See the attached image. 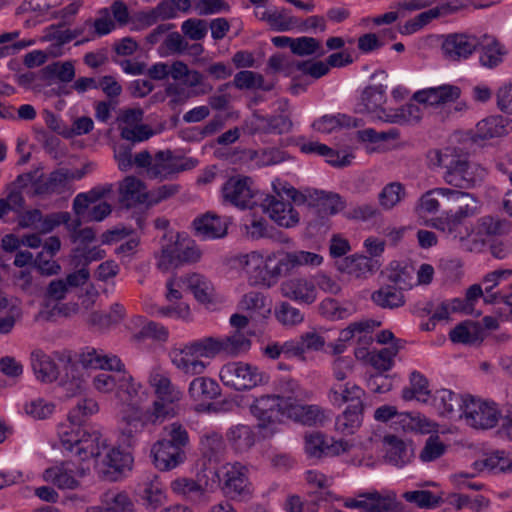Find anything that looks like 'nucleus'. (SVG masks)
Listing matches in <instances>:
<instances>
[{
	"label": "nucleus",
	"mask_w": 512,
	"mask_h": 512,
	"mask_svg": "<svg viewBox=\"0 0 512 512\" xmlns=\"http://www.w3.org/2000/svg\"><path fill=\"white\" fill-rule=\"evenodd\" d=\"M501 416V411L494 401L471 395L463 396L460 417L468 426L475 429H491L498 424Z\"/></svg>",
	"instance_id": "9b49d317"
},
{
	"label": "nucleus",
	"mask_w": 512,
	"mask_h": 512,
	"mask_svg": "<svg viewBox=\"0 0 512 512\" xmlns=\"http://www.w3.org/2000/svg\"><path fill=\"white\" fill-rule=\"evenodd\" d=\"M31 367L36 379L45 384L58 380L63 370L50 355L40 350L31 353Z\"/></svg>",
	"instance_id": "72a5a7b5"
},
{
	"label": "nucleus",
	"mask_w": 512,
	"mask_h": 512,
	"mask_svg": "<svg viewBox=\"0 0 512 512\" xmlns=\"http://www.w3.org/2000/svg\"><path fill=\"white\" fill-rule=\"evenodd\" d=\"M479 46L476 36L467 33H451L442 41L443 54L450 60L469 58Z\"/></svg>",
	"instance_id": "393cba45"
},
{
	"label": "nucleus",
	"mask_w": 512,
	"mask_h": 512,
	"mask_svg": "<svg viewBox=\"0 0 512 512\" xmlns=\"http://www.w3.org/2000/svg\"><path fill=\"white\" fill-rule=\"evenodd\" d=\"M364 390L350 381H334L327 391V400L335 408H340L346 403H363Z\"/></svg>",
	"instance_id": "7c9ffc66"
},
{
	"label": "nucleus",
	"mask_w": 512,
	"mask_h": 512,
	"mask_svg": "<svg viewBox=\"0 0 512 512\" xmlns=\"http://www.w3.org/2000/svg\"><path fill=\"white\" fill-rule=\"evenodd\" d=\"M208 486V482H203L200 477H198L197 480L179 477L174 479L170 484L173 493L188 499L201 498L208 490Z\"/></svg>",
	"instance_id": "603ef678"
},
{
	"label": "nucleus",
	"mask_w": 512,
	"mask_h": 512,
	"mask_svg": "<svg viewBox=\"0 0 512 512\" xmlns=\"http://www.w3.org/2000/svg\"><path fill=\"white\" fill-rule=\"evenodd\" d=\"M216 476L224 496L235 501H250L255 494V487L250 479L249 468L236 461L223 464Z\"/></svg>",
	"instance_id": "423d86ee"
},
{
	"label": "nucleus",
	"mask_w": 512,
	"mask_h": 512,
	"mask_svg": "<svg viewBox=\"0 0 512 512\" xmlns=\"http://www.w3.org/2000/svg\"><path fill=\"white\" fill-rule=\"evenodd\" d=\"M379 266L377 261L363 255L348 256L337 263L340 272L357 279L367 278L375 273Z\"/></svg>",
	"instance_id": "c9c22d12"
},
{
	"label": "nucleus",
	"mask_w": 512,
	"mask_h": 512,
	"mask_svg": "<svg viewBox=\"0 0 512 512\" xmlns=\"http://www.w3.org/2000/svg\"><path fill=\"white\" fill-rule=\"evenodd\" d=\"M82 369H100L110 372H122L120 387L117 389L116 398L119 401V410H145L149 400L148 389L126 371L121 359L113 354L90 349L80 356Z\"/></svg>",
	"instance_id": "f03ea898"
},
{
	"label": "nucleus",
	"mask_w": 512,
	"mask_h": 512,
	"mask_svg": "<svg viewBox=\"0 0 512 512\" xmlns=\"http://www.w3.org/2000/svg\"><path fill=\"white\" fill-rule=\"evenodd\" d=\"M239 308L252 315L267 318L271 313V300L264 294L251 291L243 295L239 301Z\"/></svg>",
	"instance_id": "864d4df0"
},
{
	"label": "nucleus",
	"mask_w": 512,
	"mask_h": 512,
	"mask_svg": "<svg viewBox=\"0 0 512 512\" xmlns=\"http://www.w3.org/2000/svg\"><path fill=\"white\" fill-rule=\"evenodd\" d=\"M406 197V189L399 182L386 184L378 194V204L383 211H391Z\"/></svg>",
	"instance_id": "e2e57ef3"
},
{
	"label": "nucleus",
	"mask_w": 512,
	"mask_h": 512,
	"mask_svg": "<svg viewBox=\"0 0 512 512\" xmlns=\"http://www.w3.org/2000/svg\"><path fill=\"white\" fill-rule=\"evenodd\" d=\"M64 375L59 380V386L66 398H72L82 394L86 390L84 373L75 364L63 365Z\"/></svg>",
	"instance_id": "58836bf2"
},
{
	"label": "nucleus",
	"mask_w": 512,
	"mask_h": 512,
	"mask_svg": "<svg viewBox=\"0 0 512 512\" xmlns=\"http://www.w3.org/2000/svg\"><path fill=\"white\" fill-rule=\"evenodd\" d=\"M98 410V403L94 399H83L68 413L67 420L58 426L62 448L83 462L100 455L101 449L106 447V438L99 431L82 424L83 417L91 416Z\"/></svg>",
	"instance_id": "f257e3e1"
},
{
	"label": "nucleus",
	"mask_w": 512,
	"mask_h": 512,
	"mask_svg": "<svg viewBox=\"0 0 512 512\" xmlns=\"http://www.w3.org/2000/svg\"><path fill=\"white\" fill-rule=\"evenodd\" d=\"M183 281L185 288L193 294L198 302L208 304L214 300V286L204 275L192 273L183 277Z\"/></svg>",
	"instance_id": "c03bdc74"
},
{
	"label": "nucleus",
	"mask_w": 512,
	"mask_h": 512,
	"mask_svg": "<svg viewBox=\"0 0 512 512\" xmlns=\"http://www.w3.org/2000/svg\"><path fill=\"white\" fill-rule=\"evenodd\" d=\"M221 382L237 391H248L269 383V375L259 367L243 362L233 361L224 364L220 371Z\"/></svg>",
	"instance_id": "6e6552de"
},
{
	"label": "nucleus",
	"mask_w": 512,
	"mask_h": 512,
	"mask_svg": "<svg viewBox=\"0 0 512 512\" xmlns=\"http://www.w3.org/2000/svg\"><path fill=\"white\" fill-rule=\"evenodd\" d=\"M279 251H252L239 256L238 263L250 285L271 286L282 275Z\"/></svg>",
	"instance_id": "20e7f679"
},
{
	"label": "nucleus",
	"mask_w": 512,
	"mask_h": 512,
	"mask_svg": "<svg viewBox=\"0 0 512 512\" xmlns=\"http://www.w3.org/2000/svg\"><path fill=\"white\" fill-rule=\"evenodd\" d=\"M250 123L253 132L283 134L289 132L292 128L291 120L282 115L270 118L254 115Z\"/></svg>",
	"instance_id": "3c124183"
},
{
	"label": "nucleus",
	"mask_w": 512,
	"mask_h": 512,
	"mask_svg": "<svg viewBox=\"0 0 512 512\" xmlns=\"http://www.w3.org/2000/svg\"><path fill=\"white\" fill-rule=\"evenodd\" d=\"M139 496L147 508L156 510L167 501L165 487L159 476L149 474L138 485Z\"/></svg>",
	"instance_id": "473e14b6"
},
{
	"label": "nucleus",
	"mask_w": 512,
	"mask_h": 512,
	"mask_svg": "<svg viewBox=\"0 0 512 512\" xmlns=\"http://www.w3.org/2000/svg\"><path fill=\"white\" fill-rule=\"evenodd\" d=\"M402 497L408 503L414 504L421 509H431L443 502L444 493L441 490L417 489L404 492Z\"/></svg>",
	"instance_id": "bf43d9fd"
},
{
	"label": "nucleus",
	"mask_w": 512,
	"mask_h": 512,
	"mask_svg": "<svg viewBox=\"0 0 512 512\" xmlns=\"http://www.w3.org/2000/svg\"><path fill=\"white\" fill-rule=\"evenodd\" d=\"M120 200L126 206L149 205L150 192L144 183L134 176L126 177L119 185Z\"/></svg>",
	"instance_id": "e433bc0d"
},
{
	"label": "nucleus",
	"mask_w": 512,
	"mask_h": 512,
	"mask_svg": "<svg viewBox=\"0 0 512 512\" xmlns=\"http://www.w3.org/2000/svg\"><path fill=\"white\" fill-rule=\"evenodd\" d=\"M85 469L72 461H64L45 469L42 479L60 490H74L80 486Z\"/></svg>",
	"instance_id": "6ab92c4d"
},
{
	"label": "nucleus",
	"mask_w": 512,
	"mask_h": 512,
	"mask_svg": "<svg viewBox=\"0 0 512 512\" xmlns=\"http://www.w3.org/2000/svg\"><path fill=\"white\" fill-rule=\"evenodd\" d=\"M506 134V119L500 115H495L484 118L476 124L472 139L477 142L479 140L500 138Z\"/></svg>",
	"instance_id": "37998d69"
},
{
	"label": "nucleus",
	"mask_w": 512,
	"mask_h": 512,
	"mask_svg": "<svg viewBox=\"0 0 512 512\" xmlns=\"http://www.w3.org/2000/svg\"><path fill=\"white\" fill-rule=\"evenodd\" d=\"M385 461L396 467H403L413 458L412 448L396 436H386L382 441Z\"/></svg>",
	"instance_id": "f704fd0d"
},
{
	"label": "nucleus",
	"mask_w": 512,
	"mask_h": 512,
	"mask_svg": "<svg viewBox=\"0 0 512 512\" xmlns=\"http://www.w3.org/2000/svg\"><path fill=\"white\" fill-rule=\"evenodd\" d=\"M279 255V265L281 266L282 274L290 272L291 270L301 266L317 267L323 262V257L321 255L303 250L293 252H284L279 250Z\"/></svg>",
	"instance_id": "ea45409f"
},
{
	"label": "nucleus",
	"mask_w": 512,
	"mask_h": 512,
	"mask_svg": "<svg viewBox=\"0 0 512 512\" xmlns=\"http://www.w3.org/2000/svg\"><path fill=\"white\" fill-rule=\"evenodd\" d=\"M144 309L148 314L156 317L172 318L182 321H189L191 319V309L187 303H178L175 306H159L152 303H145Z\"/></svg>",
	"instance_id": "052dcab7"
},
{
	"label": "nucleus",
	"mask_w": 512,
	"mask_h": 512,
	"mask_svg": "<svg viewBox=\"0 0 512 512\" xmlns=\"http://www.w3.org/2000/svg\"><path fill=\"white\" fill-rule=\"evenodd\" d=\"M261 19L266 21L273 30L281 32L294 31L299 25L298 18L285 9H268L262 13Z\"/></svg>",
	"instance_id": "13d9d810"
},
{
	"label": "nucleus",
	"mask_w": 512,
	"mask_h": 512,
	"mask_svg": "<svg viewBox=\"0 0 512 512\" xmlns=\"http://www.w3.org/2000/svg\"><path fill=\"white\" fill-rule=\"evenodd\" d=\"M105 191L101 189H92L88 193L78 194L73 201V209L79 216L83 215L85 210L92 205L88 213L90 221H102L111 213V205L106 201L98 200L104 195Z\"/></svg>",
	"instance_id": "5701e85b"
},
{
	"label": "nucleus",
	"mask_w": 512,
	"mask_h": 512,
	"mask_svg": "<svg viewBox=\"0 0 512 512\" xmlns=\"http://www.w3.org/2000/svg\"><path fill=\"white\" fill-rule=\"evenodd\" d=\"M201 258V251L194 241L177 235L167 244L162 245L157 256V266L162 271H169L184 264L195 263Z\"/></svg>",
	"instance_id": "f8f14e48"
},
{
	"label": "nucleus",
	"mask_w": 512,
	"mask_h": 512,
	"mask_svg": "<svg viewBox=\"0 0 512 512\" xmlns=\"http://www.w3.org/2000/svg\"><path fill=\"white\" fill-rule=\"evenodd\" d=\"M372 301L381 308H397L405 303L402 291L394 286H383L371 295Z\"/></svg>",
	"instance_id": "0e129e2a"
},
{
	"label": "nucleus",
	"mask_w": 512,
	"mask_h": 512,
	"mask_svg": "<svg viewBox=\"0 0 512 512\" xmlns=\"http://www.w3.org/2000/svg\"><path fill=\"white\" fill-rule=\"evenodd\" d=\"M290 397L266 394L254 399L250 413L257 420V427L263 437L273 436L286 418Z\"/></svg>",
	"instance_id": "39448f33"
},
{
	"label": "nucleus",
	"mask_w": 512,
	"mask_h": 512,
	"mask_svg": "<svg viewBox=\"0 0 512 512\" xmlns=\"http://www.w3.org/2000/svg\"><path fill=\"white\" fill-rule=\"evenodd\" d=\"M330 411L319 405H301L289 400L286 418L307 426L323 425L330 419Z\"/></svg>",
	"instance_id": "c85d7f7f"
},
{
	"label": "nucleus",
	"mask_w": 512,
	"mask_h": 512,
	"mask_svg": "<svg viewBox=\"0 0 512 512\" xmlns=\"http://www.w3.org/2000/svg\"><path fill=\"white\" fill-rule=\"evenodd\" d=\"M284 297L297 303L312 304L317 299V288L313 278L294 277L282 282L280 286Z\"/></svg>",
	"instance_id": "bb28decb"
},
{
	"label": "nucleus",
	"mask_w": 512,
	"mask_h": 512,
	"mask_svg": "<svg viewBox=\"0 0 512 512\" xmlns=\"http://www.w3.org/2000/svg\"><path fill=\"white\" fill-rule=\"evenodd\" d=\"M474 466L479 471L491 473L512 472V454L497 450L487 455L483 460L476 461Z\"/></svg>",
	"instance_id": "5fc2aeb1"
},
{
	"label": "nucleus",
	"mask_w": 512,
	"mask_h": 512,
	"mask_svg": "<svg viewBox=\"0 0 512 512\" xmlns=\"http://www.w3.org/2000/svg\"><path fill=\"white\" fill-rule=\"evenodd\" d=\"M255 194L253 181L247 176H232L221 188L222 202L240 209L250 208L254 203Z\"/></svg>",
	"instance_id": "f3484780"
},
{
	"label": "nucleus",
	"mask_w": 512,
	"mask_h": 512,
	"mask_svg": "<svg viewBox=\"0 0 512 512\" xmlns=\"http://www.w3.org/2000/svg\"><path fill=\"white\" fill-rule=\"evenodd\" d=\"M461 95V89L451 84H442L435 87H428L416 91L412 99L432 110L444 108L456 102Z\"/></svg>",
	"instance_id": "412c9836"
},
{
	"label": "nucleus",
	"mask_w": 512,
	"mask_h": 512,
	"mask_svg": "<svg viewBox=\"0 0 512 512\" xmlns=\"http://www.w3.org/2000/svg\"><path fill=\"white\" fill-rule=\"evenodd\" d=\"M188 394L196 402L212 400L219 394V385L213 379L196 377L189 384Z\"/></svg>",
	"instance_id": "4d7b16f0"
},
{
	"label": "nucleus",
	"mask_w": 512,
	"mask_h": 512,
	"mask_svg": "<svg viewBox=\"0 0 512 512\" xmlns=\"http://www.w3.org/2000/svg\"><path fill=\"white\" fill-rule=\"evenodd\" d=\"M143 110L141 108L123 109L118 118L121 137L130 142H142L153 136V130L142 123Z\"/></svg>",
	"instance_id": "aec40b11"
},
{
	"label": "nucleus",
	"mask_w": 512,
	"mask_h": 512,
	"mask_svg": "<svg viewBox=\"0 0 512 512\" xmlns=\"http://www.w3.org/2000/svg\"><path fill=\"white\" fill-rule=\"evenodd\" d=\"M430 395L431 391L427 378L418 371L411 372L409 376V386L403 388L402 398L405 401L416 400L428 404Z\"/></svg>",
	"instance_id": "49530a36"
},
{
	"label": "nucleus",
	"mask_w": 512,
	"mask_h": 512,
	"mask_svg": "<svg viewBox=\"0 0 512 512\" xmlns=\"http://www.w3.org/2000/svg\"><path fill=\"white\" fill-rule=\"evenodd\" d=\"M429 225L447 233L451 239L457 240L461 247L467 251H477L485 242L480 232H476L473 226L466 221L437 218Z\"/></svg>",
	"instance_id": "dca6fc26"
},
{
	"label": "nucleus",
	"mask_w": 512,
	"mask_h": 512,
	"mask_svg": "<svg viewBox=\"0 0 512 512\" xmlns=\"http://www.w3.org/2000/svg\"><path fill=\"white\" fill-rule=\"evenodd\" d=\"M230 224L228 217L208 212L193 221L196 234L203 239H219L227 234Z\"/></svg>",
	"instance_id": "2f4dec72"
},
{
	"label": "nucleus",
	"mask_w": 512,
	"mask_h": 512,
	"mask_svg": "<svg viewBox=\"0 0 512 512\" xmlns=\"http://www.w3.org/2000/svg\"><path fill=\"white\" fill-rule=\"evenodd\" d=\"M386 90L387 87L382 84L367 87L362 93L358 111L367 113L374 121L384 122L380 118L381 115L390 114V110L388 111L382 107L386 101Z\"/></svg>",
	"instance_id": "c756f323"
},
{
	"label": "nucleus",
	"mask_w": 512,
	"mask_h": 512,
	"mask_svg": "<svg viewBox=\"0 0 512 512\" xmlns=\"http://www.w3.org/2000/svg\"><path fill=\"white\" fill-rule=\"evenodd\" d=\"M169 357L175 369L189 377L203 374L209 366V360L214 359L208 337L172 348Z\"/></svg>",
	"instance_id": "7ed1b4c3"
},
{
	"label": "nucleus",
	"mask_w": 512,
	"mask_h": 512,
	"mask_svg": "<svg viewBox=\"0 0 512 512\" xmlns=\"http://www.w3.org/2000/svg\"><path fill=\"white\" fill-rule=\"evenodd\" d=\"M95 240V233L91 228H84L74 236V242L77 244L72 251V260L76 266L85 267L93 261H98L106 256V252L100 246L90 247Z\"/></svg>",
	"instance_id": "b1692460"
},
{
	"label": "nucleus",
	"mask_w": 512,
	"mask_h": 512,
	"mask_svg": "<svg viewBox=\"0 0 512 512\" xmlns=\"http://www.w3.org/2000/svg\"><path fill=\"white\" fill-rule=\"evenodd\" d=\"M91 459L96 460L95 468L99 475L109 481L119 480L133 466V456L130 452L124 451L119 447H106L101 449L100 455Z\"/></svg>",
	"instance_id": "2eb2a0df"
},
{
	"label": "nucleus",
	"mask_w": 512,
	"mask_h": 512,
	"mask_svg": "<svg viewBox=\"0 0 512 512\" xmlns=\"http://www.w3.org/2000/svg\"><path fill=\"white\" fill-rule=\"evenodd\" d=\"M461 156L456 148L445 147L431 150L428 153V161L432 168H442L449 171L454 168Z\"/></svg>",
	"instance_id": "774afa93"
},
{
	"label": "nucleus",
	"mask_w": 512,
	"mask_h": 512,
	"mask_svg": "<svg viewBox=\"0 0 512 512\" xmlns=\"http://www.w3.org/2000/svg\"><path fill=\"white\" fill-rule=\"evenodd\" d=\"M358 138L367 143L366 151L382 152L388 149L387 142L397 137V133L394 131L389 132H377L372 128L360 130L357 132Z\"/></svg>",
	"instance_id": "680f3d73"
},
{
	"label": "nucleus",
	"mask_w": 512,
	"mask_h": 512,
	"mask_svg": "<svg viewBox=\"0 0 512 512\" xmlns=\"http://www.w3.org/2000/svg\"><path fill=\"white\" fill-rule=\"evenodd\" d=\"M449 337L453 343L472 345L482 342L486 334L479 323L464 321L450 331Z\"/></svg>",
	"instance_id": "de8ad7c7"
},
{
	"label": "nucleus",
	"mask_w": 512,
	"mask_h": 512,
	"mask_svg": "<svg viewBox=\"0 0 512 512\" xmlns=\"http://www.w3.org/2000/svg\"><path fill=\"white\" fill-rule=\"evenodd\" d=\"M280 191L288 193L296 205L306 204L318 208L321 212L329 215L336 214L343 210L344 201L340 195L324 190L305 188L298 190L292 185L278 183Z\"/></svg>",
	"instance_id": "4468645a"
},
{
	"label": "nucleus",
	"mask_w": 512,
	"mask_h": 512,
	"mask_svg": "<svg viewBox=\"0 0 512 512\" xmlns=\"http://www.w3.org/2000/svg\"><path fill=\"white\" fill-rule=\"evenodd\" d=\"M208 339L214 358L221 353L237 357L247 353L251 348V340L240 331L222 337H208Z\"/></svg>",
	"instance_id": "cd10ccee"
},
{
	"label": "nucleus",
	"mask_w": 512,
	"mask_h": 512,
	"mask_svg": "<svg viewBox=\"0 0 512 512\" xmlns=\"http://www.w3.org/2000/svg\"><path fill=\"white\" fill-rule=\"evenodd\" d=\"M505 54V47L501 43L493 38H488L482 47L479 62L481 66L492 69L502 63Z\"/></svg>",
	"instance_id": "338daca9"
},
{
	"label": "nucleus",
	"mask_w": 512,
	"mask_h": 512,
	"mask_svg": "<svg viewBox=\"0 0 512 512\" xmlns=\"http://www.w3.org/2000/svg\"><path fill=\"white\" fill-rule=\"evenodd\" d=\"M226 439L237 452H246L254 446L256 435L251 426L236 424L227 430Z\"/></svg>",
	"instance_id": "09e8293b"
},
{
	"label": "nucleus",
	"mask_w": 512,
	"mask_h": 512,
	"mask_svg": "<svg viewBox=\"0 0 512 512\" xmlns=\"http://www.w3.org/2000/svg\"><path fill=\"white\" fill-rule=\"evenodd\" d=\"M37 173L38 171L19 175L16 179V187L25 188L31 184V194L36 196L70 193L71 181L82 177L81 173H74L64 168L55 170L48 176H37Z\"/></svg>",
	"instance_id": "0eeeda50"
},
{
	"label": "nucleus",
	"mask_w": 512,
	"mask_h": 512,
	"mask_svg": "<svg viewBox=\"0 0 512 512\" xmlns=\"http://www.w3.org/2000/svg\"><path fill=\"white\" fill-rule=\"evenodd\" d=\"M485 176L486 170L481 165L469 161L464 155L459 158L452 170L445 171L443 174L447 184L461 189L476 186L483 181Z\"/></svg>",
	"instance_id": "a211bd4d"
},
{
	"label": "nucleus",
	"mask_w": 512,
	"mask_h": 512,
	"mask_svg": "<svg viewBox=\"0 0 512 512\" xmlns=\"http://www.w3.org/2000/svg\"><path fill=\"white\" fill-rule=\"evenodd\" d=\"M401 341L397 340L391 346L366 352V362L380 373L390 371L395 364V357L401 349Z\"/></svg>",
	"instance_id": "a18cd8bd"
},
{
	"label": "nucleus",
	"mask_w": 512,
	"mask_h": 512,
	"mask_svg": "<svg viewBox=\"0 0 512 512\" xmlns=\"http://www.w3.org/2000/svg\"><path fill=\"white\" fill-rule=\"evenodd\" d=\"M364 403L349 404L345 410L336 417L335 430L344 435L354 434L362 425Z\"/></svg>",
	"instance_id": "a19ab883"
},
{
	"label": "nucleus",
	"mask_w": 512,
	"mask_h": 512,
	"mask_svg": "<svg viewBox=\"0 0 512 512\" xmlns=\"http://www.w3.org/2000/svg\"><path fill=\"white\" fill-rule=\"evenodd\" d=\"M278 183L291 185L286 180L275 178L272 181V189L274 194L269 195L263 202V210L267 216L279 227L293 228L300 222V214L294 208L293 200L288 193L280 191Z\"/></svg>",
	"instance_id": "9d476101"
},
{
	"label": "nucleus",
	"mask_w": 512,
	"mask_h": 512,
	"mask_svg": "<svg viewBox=\"0 0 512 512\" xmlns=\"http://www.w3.org/2000/svg\"><path fill=\"white\" fill-rule=\"evenodd\" d=\"M22 308L16 301H11L0 294V334L7 335L12 332L16 323L22 318Z\"/></svg>",
	"instance_id": "8fccbe9b"
},
{
	"label": "nucleus",
	"mask_w": 512,
	"mask_h": 512,
	"mask_svg": "<svg viewBox=\"0 0 512 512\" xmlns=\"http://www.w3.org/2000/svg\"><path fill=\"white\" fill-rule=\"evenodd\" d=\"M395 504L396 494L392 491H372L343 501L346 508L360 509L364 512H387L393 509Z\"/></svg>",
	"instance_id": "4be33fe9"
},
{
	"label": "nucleus",
	"mask_w": 512,
	"mask_h": 512,
	"mask_svg": "<svg viewBox=\"0 0 512 512\" xmlns=\"http://www.w3.org/2000/svg\"><path fill=\"white\" fill-rule=\"evenodd\" d=\"M463 396H459L448 389H440L430 395L433 408L443 416H449L455 412V406L461 409Z\"/></svg>",
	"instance_id": "6e6d98bb"
},
{
	"label": "nucleus",
	"mask_w": 512,
	"mask_h": 512,
	"mask_svg": "<svg viewBox=\"0 0 512 512\" xmlns=\"http://www.w3.org/2000/svg\"><path fill=\"white\" fill-rule=\"evenodd\" d=\"M154 466L160 471H170L185 461L183 449L168 443L167 439H160L151 448Z\"/></svg>",
	"instance_id": "a878e982"
},
{
	"label": "nucleus",
	"mask_w": 512,
	"mask_h": 512,
	"mask_svg": "<svg viewBox=\"0 0 512 512\" xmlns=\"http://www.w3.org/2000/svg\"><path fill=\"white\" fill-rule=\"evenodd\" d=\"M148 381L156 395L150 411L160 421L174 417L177 414L176 405L183 397L182 390L166 374L158 371H152Z\"/></svg>",
	"instance_id": "1a4fd4ad"
},
{
	"label": "nucleus",
	"mask_w": 512,
	"mask_h": 512,
	"mask_svg": "<svg viewBox=\"0 0 512 512\" xmlns=\"http://www.w3.org/2000/svg\"><path fill=\"white\" fill-rule=\"evenodd\" d=\"M403 431L418 434H433L439 430V425L419 412L399 413L395 422Z\"/></svg>",
	"instance_id": "4c0bfd02"
},
{
	"label": "nucleus",
	"mask_w": 512,
	"mask_h": 512,
	"mask_svg": "<svg viewBox=\"0 0 512 512\" xmlns=\"http://www.w3.org/2000/svg\"><path fill=\"white\" fill-rule=\"evenodd\" d=\"M133 503L125 492L109 490L101 496V504L87 512H132Z\"/></svg>",
	"instance_id": "79ce46f5"
},
{
	"label": "nucleus",
	"mask_w": 512,
	"mask_h": 512,
	"mask_svg": "<svg viewBox=\"0 0 512 512\" xmlns=\"http://www.w3.org/2000/svg\"><path fill=\"white\" fill-rule=\"evenodd\" d=\"M378 326H380V322L372 319H361L359 321L352 322L339 332V341L349 342L356 338L361 340Z\"/></svg>",
	"instance_id": "69168bd1"
},
{
	"label": "nucleus",
	"mask_w": 512,
	"mask_h": 512,
	"mask_svg": "<svg viewBox=\"0 0 512 512\" xmlns=\"http://www.w3.org/2000/svg\"><path fill=\"white\" fill-rule=\"evenodd\" d=\"M160 421L150 409L118 410L117 431L119 442L134 447L149 424Z\"/></svg>",
	"instance_id": "ddd939ff"
}]
</instances>
